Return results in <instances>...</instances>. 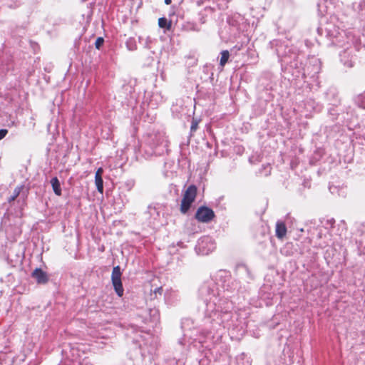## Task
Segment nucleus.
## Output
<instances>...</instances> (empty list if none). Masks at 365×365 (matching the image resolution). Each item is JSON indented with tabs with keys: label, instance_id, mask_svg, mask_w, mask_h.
<instances>
[{
	"label": "nucleus",
	"instance_id": "nucleus-1",
	"mask_svg": "<svg viewBox=\"0 0 365 365\" xmlns=\"http://www.w3.org/2000/svg\"><path fill=\"white\" fill-rule=\"evenodd\" d=\"M197 193V188L194 185L187 187L183 193L181 200L180 210L181 213L185 214L190 210L192 204L195 202Z\"/></svg>",
	"mask_w": 365,
	"mask_h": 365
},
{
	"label": "nucleus",
	"instance_id": "nucleus-2",
	"mask_svg": "<svg viewBox=\"0 0 365 365\" xmlns=\"http://www.w3.org/2000/svg\"><path fill=\"white\" fill-rule=\"evenodd\" d=\"M195 217L200 222L208 223L215 217V214L211 208L207 206H200L197 208Z\"/></svg>",
	"mask_w": 365,
	"mask_h": 365
},
{
	"label": "nucleus",
	"instance_id": "nucleus-3",
	"mask_svg": "<svg viewBox=\"0 0 365 365\" xmlns=\"http://www.w3.org/2000/svg\"><path fill=\"white\" fill-rule=\"evenodd\" d=\"M121 272L119 266L114 267L112 271L111 280L114 289L119 297L123 295L124 289L121 282Z\"/></svg>",
	"mask_w": 365,
	"mask_h": 365
},
{
	"label": "nucleus",
	"instance_id": "nucleus-4",
	"mask_svg": "<svg viewBox=\"0 0 365 365\" xmlns=\"http://www.w3.org/2000/svg\"><path fill=\"white\" fill-rule=\"evenodd\" d=\"M31 276L36 280L38 284H46L48 281L47 274L41 268L35 269L32 272Z\"/></svg>",
	"mask_w": 365,
	"mask_h": 365
},
{
	"label": "nucleus",
	"instance_id": "nucleus-5",
	"mask_svg": "<svg viewBox=\"0 0 365 365\" xmlns=\"http://www.w3.org/2000/svg\"><path fill=\"white\" fill-rule=\"evenodd\" d=\"M276 236L278 239H283L287 235V227L284 222L278 221L276 224Z\"/></svg>",
	"mask_w": 365,
	"mask_h": 365
},
{
	"label": "nucleus",
	"instance_id": "nucleus-6",
	"mask_svg": "<svg viewBox=\"0 0 365 365\" xmlns=\"http://www.w3.org/2000/svg\"><path fill=\"white\" fill-rule=\"evenodd\" d=\"M51 184L54 193L58 196H61L62 192L58 179L56 177L53 178L51 180Z\"/></svg>",
	"mask_w": 365,
	"mask_h": 365
},
{
	"label": "nucleus",
	"instance_id": "nucleus-7",
	"mask_svg": "<svg viewBox=\"0 0 365 365\" xmlns=\"http://www.w3.org/2000/svg\"><path fill=\"white\" fill-rule=\"evenodd\" d=\"M95 183L98 191L102 194L103 192V181L102 176L95 175Z\"/></svg>",
	"mask_w": 365,
	"mask_h": 365
},
{
	"label": "nucleus",
	"instance_id": "nucleus-8",
	"mask_svg": "<svg viewBox=\"0 0 365 365\" xmlns=\"http://www.w3.org/2000/svg\"><path fill=\"white\" fill-rule=\"evenodd\" d=\"M23 187H24V186L21 185V186H17L14 189L13 195L9 199V202L14 201L18 197V196L19 195V194H20L21 191L22 190Z\"/></svg>",
	"mask_w": 365,
	"mask_h": 365
},
{
	"label": "nucleus",
	"instance_id": "nucleus-9",
	"mask_svg": "<svg viewBox=\"0 0 365 365\" xmlns=\"http://www.w3.org/2000/svg\"><path fill=\"white\" fill-rule=\"evenodd\" d=\"M230 57V53L228 51H222L221 52V58H220V66L223 67L225 63L227 62Z\"/></svg>",
	"mask_w": 365,
	"mask_h": 365
},
{
	"label": "nucleus",
	"instance_id": "nucleus-10",
	"mask_svg": "<svg viewBox=\"0 0 365 365\" xmlns=\"http://www.w3.org/2000/svg\"><path fill=\"white\" fill-rule=\"evenodd\" d=\"M158 25L160 28H165L168 30L171 27V23L168 21L165 18H160L158 19Z\"/></svg>",
	"mask_w": 365,
	"mask_h": 365
},
{
	"label": "nucleus",
	"instance_id": "nucleus-11",
	"mask_svg": "<svg viewBox=\"0 0 365 365\" xmlns=\"http://www.w3.org/2000/svg\"><path fill=\"white\" fill-rule=\"evenodd\" d=\"M356 102L362 108H365V91L357 97Z\"/></svg>",
	"mask_w": 365,
	"mask_h": 365
},
{
	"label": "nucleus",
	"instance_id": "nucleus-12",
	"mask_svg": "<svg viewBox=\"0 0 365 365\" xmlns=\"http://www.w3.org/2000/svg\"><path fill=\"white\" fill-rule=\"evenodd\" d=\"M163 288L161 287L156 288L153 293H151V299H154L158 297V295L161 296L163 294Z\"/></svg>",
	"mask_w": 365,
	"mask_h": 365
},
{
	"label": "nucleus",
	"instance_id": "nucleus-13",
	"mask_svg": "<svg viewBox=\"0 0 365 365\" xmlns=\"http://www.w3.org/2000/svg\"><path fill=\"white\" fill-rule=\"evenodd\" d=\"M103 41H103V38H101V37H98V38L96 39V43H95L96 48L99 49V48H100V47L103 45Z\"/></svg>",
	"mask_w": 365,
	"mask_h": 365
},
{
	"label": "nucleus",
	"instance_id": "nucleus-14",
	"mask_svg": "<svg viewBox=\"0 0 365 365\" xmlns=\"http://www.w3.org/2000/svg\"><path fill=\"white\" fill-rule=\"evenodd\" d=\"M7 133H8V130L6 129H1L0 130V140L3 139Z\"/></svg>",
	"mask_w": 365,
	"mask_h": 365
},
{
	"label": "nucleus",
	"instance_id": "nucleus-15",
	"mask_svg": "<svg viewBox=\"0 0 365 365\" xmlns=\"http://www.w3.org/2000/svg\"><path fill=\"white\" fill-rule=\"evenodd\" d=\"M103 173V168H99L97 170V171H96V175H101V176H102Z\"/></svg>",
	"mask_w": 365,
	"mask_h": 365
},
{
	"label": "nucleus",
	"instance_id": "nucleus-16",
	"mask_svg": "<svg viewBox=\"0 0 365 365\" xmlns=\"http://www.w3.org/2000/svg\"><path fill=\"white\" fill-rule=\"evenodd\" d=\"M197 123H192L191 125V130H195L197 129Z\"/></svg>",
	"mask_w": 365,
	"mask_h": 365
},
{
	"label": "nucleus",
	"instance_id": "nucleus-17",
	"mask_svg": "<svg viewBox=\"0 0 365 365\" xmlns=\"http://www.w3.org/2000/svg\"><path fill=\"white\" fill-rule=\"evenodd\" d=\"M165 3L168 5L171 3V0H165Z\"/></svg>",
	"mask_w": 365,
	"mask_h": 365
}]
</instances>
